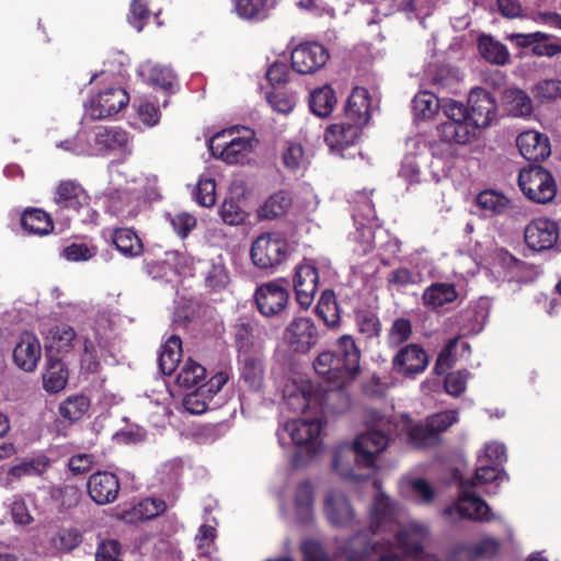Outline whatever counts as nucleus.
<instances>
[{
    "instance_id": "423d86ee",
    "label": "nucleus",
    "mask_w": 561,
    "mask_h": 561,
    "mask_svg": "<svg viewBox=\"0 0 561 561\" xmlns=\"http://www.w3.org/2000/svg\"><path fill=\"white\" fill-rule=\"evenodd\" d=\"M518 185L523 194L538 204L552 201L557 194V184L551 173L538 164L523 168L518 174Z\"/></svg>"
},
{
    "instance_id": "052dcab7",
    "label": "nucleus",
    "mask_w": 561,
    "mask_h": 561,
    "mask_svg": "<svg viewBox=\"0 0 561 561\" xmlns=\"http://www.w3.org/2000/svg\"><path fill=\"white\" fill-rule=\"evenodd\" d=\"M148 81L150 84L171 91L176 81L173 70L167 66L153 65L148 69Z\"/></svg>"
},
{
    "instance_id": "c85d7f7f",
    "label": "nucleus",
    "mask_w": 561,
    "mask_h": 561,
    "mask_svg": "<svg viewBox=\"0 0 561 561\" xmlns=\"http://www.w3.org/2000/svg\"><path fill=\"white\" fill-rule=\"evenodd\" d=\"M438 125L436 127L437 136L442 145L449 147V158L453 159L455 154L454 142L456 141V101L448 100L442 107V113L438 114Z\"/></svg>"
},
{
    "instance_id": "a19ab883",
    "label": "nucleus",
    "mask_w": 561,
    "mask_h": 561,
    "mask_svg": "<svg viewBox=\"0 0 561 561\" xmlns=\"http://www.w3.org/2000/svg\"><path fill=\"white\" fill-rule=\"evenodd\" d=\"M182 356V341L178 335L170 336L159 355V367L163 375L171 376Z\"/></svg>"
},
{
    "instance_id": "13d9d810",
    "label": "nucleus",
    "mask_w": 561,
    "mask_h": 561,
    "mask_svg": "<svg viewBox=\"0 0 561 561\" xmlns=\"http://www.w3.org/2000/svg\"><path fill=\"white\" fill-rule=\"evenodd\" d=\"M222 221L230 226H238L245 221L248 213L241 207L240 201L233 197L226 198L219 208Z\"/></svg>"
},
{
    "instance_id": "680f3d73",
    "label": "nucleus",
    "mask_w": 561,
    "mask_h": 561,
    "mask_svg": "<svg viewBox=\"0 0 561 561\" xmlns=\"http://www.w3.org/2000/svg\"><path fill=\"white\" fill-rule=\"evenodd\" d=\"M477 460L502 468L507 460L506 447L497 442L486 443L483 449L478 453Z\"/></svg>"
},
{
    "instance_id": "774afa93",
    "label": "nucleus",
    "mask_w": 561,
    "mask_h": 561,
    "mask_svg": "<svg viewBox=\"0 0 561 561\" xmlns=\"http://www.w3.org/2000/svg\"><path fill=\"white\" fill-rule=\"evenodd\" d=\"M122 545L116 539L102 540L96 548L95 561H118Z\"/></svg>"
},
{
    "instance_id": "aec40b11",
    "label": "nucleus",
    "mask_w": 561,
    "mask_h": 561,
    "mask_svg": "<svg viewBox=\"0 0 561 561\" xmlns=\"http://www.w3.org/2000/svg\"><path fill=\"white\" fill-rule=\"evenodd\" d=\"M293 282L297 302L305 309L309 308L318 290L319 273L317 267L308 262L298 264Z\"/></svg>"
},
{
    "instance_id": "dca6fc26",
    "label": "nucleus",
    "mask_w": 561,
    "mask_h": 561,
    "mask_svg": "<svg viewBox=\"0 0 561 561\" xmlns=\"http://www.w3.org/2000/svg\"><path fill=\"white\" fill-rule=\"evenodd\" d=\"M524 239L534 251L550 250L559 239V227L548 218L534 219L525 227Z\"/></svg>"
},
{
    "instance_id": "0e129e2a",
    "label": "nucleus",
    "mask_w": 561,
    "mask_h": 561,
    "mask_svg": "<svg viewBox=\"0 0 561 561\" xmlns=\"http://www.w3.org/2000/svg\"><path fill=\"white\" fill-rule=\"evenodd\" d=\"M204 278L206 286L215 291L224 289L229 283L227 271L221 264H209Z\"/></svg>"
},
{
    "instance_id": "f3484780",
    "label": "nucleus",
    "mask_w": 561,
    "mask_h": 561,
    "mask_svg": "<svg viewBox=\"0 0 561 561\" xmlns=\"http://www.w3.org/2000/svg\"><path fill=\"white\" fill-rule=\"evenodd\" d=\"M288 345L297 353H308L319 339L318 329L310 318H295L285 330Z\"/></svg>"
},
{
    "instance_id": "9b49d317",
    "label": "nucleus",
    "mask_w": 561,
    "mask_h": 561,
    "mask_svg": "<svg viewBox=\"0 0 561 561\" xmlns=\"http://www.w3.org/2000/svg\"><path fill=\"white\" fill-rule=\"evenodd\" d=\"M496 111V101L485 89L476 87L468 95V108L458 104V114L467 116L476 126L488 127Z\"/></svg>"
},
{
    "instance_id": "69168bd1",
    "label": "nucleus",
    "mask_w": 561,
    "mask_h": 561,
    "mask_svg": "<svg viewBox=\"0 0 561 561\" xmlns=\"http://www.w3.org/2000/svg\"><path fill=\"white\" fill-rule=\"evenodd\" d=\"M359 331L368 337L378 336L381 331V323L377 313L370 310H362L356 313Z\"/></svg>"
},
{
    "instance_id": "f704fd0d",
    "label": "nucleus",
    "mask_w": 561,
    "mask_h": 561,
    "mask_svg": "<svg viewBox=\"0 0 561 561\" xmlns=\"http://www.w3.org/2000/svg\"><path fill=\"white\" fill-rule=\"evenodd\" d=\"M21 225L28 233L46 236L54 230V221L48 213L41 208H27L22 213Z\"/></svg>"
},
{
    "instance_id": "cd10ccee",
    "label": "nucleus",
    "mask_w": 561,
    "mask_h": 561,
    "mask_svg": "<svg viewBox=\"0 0 561 561\" xmlns=\"http://www.w3.org/2000/svg\"><path fill=\"white\" fill-rule=\"evenodd\" d=\"M240 380L252 391H259L264 381V364L256 353L238 355Z\"/></svg>"
},
{
    "instance_id": "e433bc0d",
    "label": "nucleus",
    "mask_w": 561,
    "mask_h": 561,
    "mask_svg": "<svg viewBox=\"0 0 561 561\" xmlns=\"http://www.w3.org/2000/svg\"><path fill=\"white\" fill-rule=\"evenodd\" d=\"M293 205V196L286 190L273 193L257 209L261 219H275L285 215Z\"/></svg>"
},
{
    "instance_id": "a878e982",
    "label": "nucleus",
    "mask_w": 561,
    "mask_h": 561,
    "mask_svg": "<svg viewBox=\"0 0 561 561\" xmlns=\"http://www.w3.org/2000/svg\"><path fill=\"white\" fill-rule=\"evenodd\" d=\"M168 508L164 500L158 497H146L121 512V518L125 523L137 524L151 520L162 515Z\"/></svg>"
},
{
    "instance_id": "a211bd4d",
    "label": "nucleus",
    "mask_w": 561,
    "mask_h": 561,
    "mask_svg": "<svg viewBox=\"0 0 561 561\" xmlns=\"http://www.w3.org/2000/svg\"><path fill=\"white\" fill-rule=\"evenodd\" d=\"M427 365V353L415 343L401 347L392 358V369L404 377H414L423 373Z\"/></svg>"
},
{
    "instance_id": "3c124183",
    "label": "nucleus",
    "mask_w": 561,
    "mask_h": 561,
    "mask_svg": "<svg viewBox=\"0 0 561 561\" xmlns=\"http://www.w3.org/2000/svg\"><path fill=\"white\" fill-rule=\"evenodd\" d=\"M68 380V370L59 359H49L48 367L43 375L44 389L49 393H57L65 389Z\"/></svg>"
},
{
    "instance_id": "7ed1b4c3",
    "label": "nucleus",
    "mask_w": 561,
    "mask_h": 561,
    "mask_svg": "<svg viewBox=\"0 0 561 561\" xmlns=\"http://www.w3.org/2000/svg\"><path fill=\"white\" fill-rule=\"evenodd\" d=\"M405 443L413 449H428L440 443V435L456 422V411H443L426 417L425 422L402 419Z\"/></svg>"
},
{
    "instance_id": "4d7b16f0",
    "label": "nucleus",
    "mask_w": 561,
    "mask_h": 561,
    "mask_svg": "<svg viewBox=\"0 0 561 561\" xmlns=\"http://www.w3.org/2000/svg\"><path fill=\"white\" fill-rule=\"evenodd\" d=\"M206 377V368L193 359H188L176 376V383L183 388L197 386Z\"/></svg>"
},
{
    "instance_id": "412c9836",
    "label": "nucleus",
    "mask_w": 561,
    "mask_h": 561,
    "mask_svg": "<svg viewBox=\"0 0 561 561\" xmlns=\"http://www.w3.org/2000/svg\"><path fill=\"white\" fill-rule=\"evenodd\" d=\"M285 430L290 435L295 445L305 447L309 455L318 451V437L321 432V423L318 419H296L286 423Z\"/></svg>"
},
{
    "instance_id": "6e6d98bb",
    "label": "nucleus",
    "mask_w": 561,
    "mask_h": 561,
    "mask_svg": "<svg viewBox=\"0 0 561 561\" xmlns=\"http://www.w3.org/2000/svg\"><path fill=\"white\" fill-rule=\"evenodd\" d=\"M524 262L504 249H499L493 254V267L501 268L505 277L515 278L519 276L524 271Z\"/></svg>"
},
{
    "instance_id": "7c9ffc66",
    "label": "nucleus",
    "mask_w": 561,
    "mask_h": 561,
    "mask_svg": "<svg viewBox=\"0 0 561 561\" xmlns=\"http://www.w3.org/2000/svg\"><path fill=\"white\" fill-rule=\"evenodd\" d=\"M456 300V286L448 283H433L425 288L422 302L426 308L438 311L446 304Z\"/></svg>"
},
{
    "instance_id": "f8f14e48",
    "label": "nucleus",
    "mask_w": 561,
    "mask_h": 561,
    "mask_svg": "<svg viewBox=\"0 0 561 561\" xmlns=\"http://www.w3.org/2000/svg\"><path fill=\"white\" fill-rule=\"evenodd\" d=\"M128 102L129 94L124 88L108 87L91 99L89 112L92 118L103 119L117 114Z\"/></svg>"
},
{
    "instance_id": "6ab92c4d",
    "label": "nucleus",
    "mask_w": 561,
    "mask_h": 561,
    "mask_svg": "<svg viewBox=\"0 0 561 561\" xmlns=\"http://www.w3.org/2000/svg\"><path fill=\"white\" fill-rule=\"evenodd\" d=\"M88 494L98 505L113 503L119 493L121 483L118 477L110 471H96L92 473L87 483Z\"/></svg>"
},
{
    "instance_id": "49530a36",
    "label": "nucleus",
    "mask_w": 561,
    "mask_h": 561,
    "mask_svg": "<svg viewBox=\"0 0 561 561\" xmlns=\"http://www.w3.org/2000/svg\"><path fill=\"white\" fill-rule=\"evenodd\" d=\"M316 312L323 320L328 328H336L340 324L341 316L335 293L332 289H324L316 307Z\"/></svg>"
},
{
    "instance_id": "b1692460",
    "label": "nucleus",
    "mask_w": 561,
    "mask_h": 561,
    "mask_svg": "<svg viewBox=\"0 0 561 561\" xmlns=\"http://www.w3.org/2000/svg\"><path fill=\"white\" fill-rule=\"evenodd\" d=\"M516 145L520 154L528 161L545 160L551 152L549 138L536 130L519 134Z\"/></svg>"
},
{
    "instance_id": "79ce46f5",
    "label": "nucleus",
    "mask_w": 561,
    "mask_h": 561,
    "mask_svg": "<svg viewBox=\"0 0 561 561\" xmlns=\"http://www.w3.org/2000/svg\"><path fill=\"white\" fill-rule=\"evenodd\" d=\"M337 102L335 91L330 85L313 90L309 98V107L319 117H328Z\"/></svg>"
},
{
    "instance_id": "473e14b6",
    "label": "nucleus",
    "mask_w": 561,
    "mask_h": 561,
    "mask_svg": "<svg viewBox=\"0 0 561 561\" xmlns=\"http://www.w3.org/2000/svg\"><path fill=\"white\" fill-rule=\"evenodd\" d=\"M478 48L481 56L490 64L506 66L511 62V54L503 43L491 35H481L478 38Z\"/></svg>"
},
{
    "instance_id": "5fc2aeb1",
    "label": "nucleus",
    "mask_w": 561,
    "mask_h": 561,
    "mask_svg": "<svg viewBox=\"0 0 561 561\" xmlns=\"http://www.w3.org/2000/svg\"><path fill=\"white\" fill-rule=\"evenodd\" d=\"M89 408L90 399L87 396L77 394L68 397L60 403L59 413L64 419L76 422L83 417L89 411Z\"/></svg>"
},
{
    "instance_id": "c756f323",
    "label": "nucleus",
    "mask_w": 561,
    "mask_h": 561,
    "mask_svg": "<svg viewBox=\"0 0 561 561\" xmlns=\"http://www.w3.org/2000/svg\"><path fill=\"white\" fill-rule=\"evenodd\" d=\"M488 314L489 304L485 300L476 301L462 310L460 314V330L462 334L479 333L484 327Z\"/></svg>"
},
{
    "instance_id": "58836bf2",
    "label": "nucleus",
    "mask_w": 561,
    "mask_h": 561,
    "mask_svg": "<svg viewBox=\"0 0 561 561\" xmlns=\"http://www.w3.org/2000/svg\"><path fill=\"white\" fill-rule=\"evenodd\" d=\"M112 242L126 257L139 256L144 251L140 238L129 228H116L112 234Z\"/></svg>"
},
{
    "instance_id": "f257e3e1",
    "label": "nucleus",
    "mask_w": 561,
    "mask_h": 561,
    "mask_svg": "<svg viewBox=\"0 0 561 561\" xmlns=\"http://www.w3.org/2000/svg\"><path fill=\"white\" fill-rule=\"evenodd\" d=\"M366 431L356 436L352 450L354 460L367 469L376 468L377 455L386 450L398 436V423L380 411L369 410L365 415Z\"/></svg>"
},
{
    "instance_id": "4c0bfd02",
    "label": "nucleus",
    "mask_w": 561,
    "mask_h": 561,
    "mask_svg": "<svg viewBox=\"0 0 561 561\" xmlns=\"http://www.w3.org/2000/svg\"><path fill=\"white\" fill-rule=\"evenodd\" d=\"M504 479H507V477L502 468L477 460L474 477L463 480L458 476V485L466 484L468 489L474 490L476 488L483 486L495 481H503Z\"/></svg>"
},
{
    "instance_id": "4468645a",
    "label": "nucleus",
    "mask_w": 561,
    "mask_h": 561,
    "mask_svg": "<svg viewBox=\"0 0 561 561\" xmlns=\"http://www.w3.org/2000/svg\"><path fill=\"white\" fill-rule=\"evenodd\" d=\"M362 136V128L357 125L342 121L331 124L324 131V141L330 151L346 158L345 151L354 148Z\"/></svg>"
},
{
    "instance_id": "de8ad7c7",
    "label": "nucleus",
    "mask_w": 561,
    "mask_h": 561,
    "mask_svg": "<svg viewBox=\"0 0 561 561\" xmlns=\"http://www.w3.org/2000/svg\"><path fill=\"white\" fill-rule=\"evenodd\" d=\"M439 99L428 91L419 92L412 100V107L415 119H428L433 115L442 113Z\"/></svg>"
},
{
    "instance_id": "f03ea898",
    "label": "nucleus",
    "mask_w": 561,
    "mask_h": 561,
    "mask_svg": "<svg viewBox=\"0 0 561 561\" xmlns=\"http://www.w3.org/2000/svg\"><path fill=\"white\" fill-rule=\"evenodd\" d=\"M360 351L351 335H342L334 351L321 352L313 369L327 383L350 385L360 373Z\"/></svg>"
},
{
    "instance_id": "39448f33",
    "label": "nucleus",
    "mask_w": 561,
    "mask_h": 561,
    "mask_svg": "<svg viewBox=\"0 0 561 561\" xmlns=\"http://www.w3.org/2000/svg\"><path fill=\"white\" fill-rule=\"evenodd\" d=\"M348 385L327 383L313 387L308 385L301 390V396L293 399L299 400L297 407L302 412L311 405H319L325 414H339L346 412L351 407V396L346 389Z\"/></svg>"
},
{
    "instance_id": "ddd939ff",
    "label": "nucleus",
    "mask_w": 561,
    "mask_h": 561,
    "mask_svg": "<svg viewBox=\"0 0 561 561\" xmlns=\"http://www.w3.org/2000/svg\"><path fill=\"white\" fill-rule=\"evenodd\" d=\"M466 518L478 523H491L500 517L494 514L488 503L466 484L458 485V519Z\"/></svg>"
},
{
    "instance_id": "864d4df0",
    "label": "nucleus",
    "mask_w": 561,
    "mask_h": 561,
    "mask_svg": "<svg viewBox=\"0 0 561 561\" xmlns=\"http://www.w3.org/2000/svg\"><path fill=\"white\" fill-rule=\"evenodd\" d=\"M77 336L75 329L66 323H60L49 330L47 340L49 348L57 353L69 352L72 348L73 341Z\"/></svg>"
},
{
    "instance_id": "20e7f679",
    "label": "nucleus",
    "mask_w": 561,
    "mask_h": 561,
    "mask_svg": "<svg viewBox=\"0 0 561 561\" xmlns=\"http://www.w3.org/2000/svg\"><path fill=\"white\" fill-rule=\"evenodd\" d=\"M54 203L83 225H96L99 213L91 205V196L77 180H61L54 190Z\"/></svg>"
},
{
    "instance_id": "2eb2a0df",
    "label": "nucleus",
    "mask_w": 561,
    "mask_h": 561,
    "mask_svg": "<svg viewBox=\"0 0 561 561\" xmlns=\"http://www.w3.org/2000/svg\"><path fill=\"white\" fill-rule=\"evenodd\" d=\"M329 59L327 48L319 43H302L291 51V67L301 75H309L322 68Z\"/></svg>"
},
{
    "instance_id": "72a5a7b5",
    "label": "nucleus",
    "mask_w": 561,
    "mask_h": 561,
    "mask_svg": "<svg viewBox=\"0 0 561 561\" xmlns=\"http://www.w3.org/2000/svg\"><path fill=\"white\" fill-rule=\"evenodd\" d=\"M455 347L456 336L448 340L446 346L438 354V357L433 368L435 375H445L444 389L448 394L453 397H456V375L449 373L448 370L451 368V352Z\"/></svg>"
},
{
    "instance_id": "e2e57ef3",
    "label": "nucleus",
    "mask_w": 561,
    "mask_h": 561,
    "mask_svg": "<svg viewBox=\"0 0 561 561\" xmlns=\"http://www.w3.org/2000/svg\"><path fill=\"white\" fill-rule=\"evenodd\" d=\"M412 335V323L407 318H398L393 321L389 333L388 343L391 346H399L405 343Z\"/></svg>"
},
{
    "instance_id": "8fccbe9b",
    "label": "nucleus",
    "mask_w": 561,
    "mask_h": 561,
    "mask_svg": "<svg viewBox=\"0 0 561 561\" xmlns=\"http://www.w3.org/2000/svg\"><path fill=\"white\" fill-rule=\"evenodd\" d=\"M237 15L247 21L261 22L268 16L267 0H232Z\"/></svg>"
},
{
    "instance_id": "4be33fe9",
    "label": "nucleus",
    "mask_w": 561,
    "mask_h": 561,
    "mask_svg": "<svg viewBox=\"0 0 561 561\" xmlns=\"http://www.w3.org/2000/svg\"><path fill=\"white\" fill-rule=\"evenodd\" d=\"M324 514L335 527H351L355 520V512L347 496L337 491L328 492L324 500Z\"/></svg>"
},
{
    "instance_id": "5701e85b",
    "label": "nucleus",
    "mask_w": 561,
    "mask_h": 561,
    "mask_svg": "<svg viewBox=\"0 0 561 561\" xmlns=\"http://www.w3.org/2000/svg\"><path fill=\"white\" fill-rule=\"evenodd\" d=\"M370 95L364 87H355L344 106V121L363 128L370 118Z\"/></svg>"
},
{
    "instance_id": "1a4fd4ad",
    "label": "nucleus",
    "mask_w": 561,
    "mask_h": 561,
    "mask_svg": "<svg viewBox=\"0 0 561 561\" xmlns=\"http://www.w3.org/2000/svg\"><path fill=\"white\" fill-rule=\"evenodd\" d=\"M283 280H272L260 285L254 294L255 305L264 317L280 316L289 302V291Z\"/></svg>"
},
{
    "instance_id": "ea45409f",
    "label": "nucleus",
    "mask_w": 561,
    "mask_h": 561,
    "mask_svg": "<svg viewBox=\"0 0 561 561\" xmlns=\"http://www.w3.org/2000/svg\"><path fill=\"white\" fill-rule=\"evenodd\" d=\"M477 206L484 211L486 216H500L505 214L511 207V201L494 190H484L476 197Z\"/></svg>"
},
{
    "instance_id": "a18cd8bd",
    "label": "nucleus",
    "mask_w": 561,
    "mask_h": 561,
    "mask_svg": "<svg viewBox=\"0 0 561 561\" xmlns=\"http://www.w3.org/2000/svg\"><path fill=\"white\" fill-rule=\"evenodd\" d=\"M503 100L508 113L515 117L528 116L533 113L530 96L519 88H508L504 91Z\"/></svg>"
},
{
    "instance_id": "37998d69",
    "label": "nucleus",
    "mask_w": 561,
    "mask_h": 561,
    "mask_svg": "<svg viewBox=\"0 0 561 561\" xmlns=\"http://www.w3.org/2000/svg\"><path fill=\"white\" fill-rule=\"evenodd\" d=\"M396 517V508L389 496L378 495L370 510L373 533L386 528Z\"/></svg>"
},
{
    "instance_id": "9d476101",
    "label": "nucleus",
    "mask_w": 561,
    "mask_h": 561,
    "mask_svg": "<svg viewBox=\"0 0 561 561\" xmlns=\"http://www.w3.org/2000/svg\"><path fill=\"white\" fill-rule=\"evenodd\" d=\"M208 148L214 157L233 164L250 151L251 141L247 138L234 137L231 130H221L209 139Z\"/></svg>"
},
{
    "instance_id": "0eeeda50",
    "label": "nucleus",
    "mask_w": 561,
    "mask_h": 561,
    "mask_svg": "<svg viewBox=\"0 0 561 561\" xmlns=\"http://www.w3.org/2000/svg\"><path fill=\"white\" fill-rule=\"evenodd\" d=\"M288 254V242L272 232L259 236L250 251L253 264L261 270H275L287 260Z\"/></svg>"
},
{
    "instance_id": "09e8293b",
    "label": "nucleus",
    "mask_w": 561,
    "mask_h": 561,
    "mask_svg": "<svg viewBox=\"0 0 561 561\" xmlns=\"http://www.w3.org/2000/svg\"><path fill=\"white\" fill-rule=\"evenodd\" d=\"M94 141L106 150L123 149L128 144V133L119 127H99Z\"/></svg>"
},
{
    "instance_id": "bf43d9fd",
    "label": "nucleus",
    "mask_w": 561,
    "mask_h": 561,
    "mask_svg": "<svg viewBox=\"0 0 561 561\" xmlns=\"http://www.w3.org/2000/svg\"><path fill=\"white\" fill-rule=\"evenodd\" d=\"M481 128H485V126H476L467 116H463L462 121L458 119V145H462L461 148H458V158H467L469 150L466 145L478 137Z\"/></svg>"
},
{
    "instance_id": "2f4dec72",
    "label": "nucleus",
    "mask_w": 561,
    "mask_h": 561,
    "mask_svg": "<svg viewBox=\"0 0 561 561\" xmlns=\"http://www.w3.org/2000/svg\"><path fill=\"white\" fill-rule=\"evenodd\" d=\"M313 486L309 480L298 483L295 493V513L298 522L308 525L313 519Z\"/></svg>"
},
{
    "instance_id": "338daca9",
    "label": "nucleus",
    "mask_w": 561,
    "mask_h": 561,
    "mask_svg": "<svg viewBox=\"0 0 561 561\" xmlns=\"http://www.w3.org/2000/svg\"><path fill=\"white\" fill-rule=\"evenodd\" d=\"M195 201L203 207H210L216 202V183L214 179H201L194 191Z\"/></svg>"
},
{
    "instance_id": "c03bdc74",
    "label": "nucleus",
    "mask_w": 561,
    "mask_h": 561,
    "mask_svg": "<svg viewBox=\"0 0 561 561\" xmlns=\"http://www.w3.org/2000/svg\"><path fill=\"white\" fill-rule=\"evenodd\" d=\"M255 325L250 320L240 319L233 325V340L238 355L255 353Z\"/></svg>"
},
{
    "instance_id": "603ef678",
    "label": "nucleus",
    "mask_w": 561,
    "mask_h": 561,
    "mask_svg": "<svg viewBox=\"0 0 561 561\" xmlns=\"http://www.w3.org/2000/svg\"><path fill=\"white\" fill-rule=\"evenodd\" d=\"M83 535L77 527H60L50 538V545L58 552L67 553L81 545Z\"/></svg>"
},
{
    "instance_id": "c9c22d12",
    "label": "nucleus",
    "mask_w": 561,
    "mask_h": 561,
    "mask_svg": "<svg viewBox=\"0 0 561 561\" xmlns=\"http://www.w3.org/2000/svg\"><path fill=\"white\" fill-rule=\"evenodd\" d=\"M500 542L493 538H485L472 545L458 546V561H482L497 553Z\"/></svg>"
},
{
    "instance_id": "bb28decb",
    "label": "nucleus",
    "mask_w": 561,
    "mask_h": 561,
    "mask_svg": "<svg viewBox=\"0 0 561 561\" xmlns=\"http://www.w3.org/2000/svg\"><path fill=\"white\" fill-rule=\"evenodd\" d=\"M427 529L419 524H411L396 533L394 539L398 548L410 558H421Z\"/></svg>"
},
{
    "instance_id": "393cba45",
    "label": "nucleus",
    "mask_w": 561,
    "mask_h": 561,
    "mask_svg": "<svg viewBox=\"0 0 561 561\" xmlns=\"http://www.w3.org/2000/svg\"><path fill=\"white\" fill-rule=\"evenodd\" d=\"M42 356L38 339L35 334L25 331L13 350L14 363L25 371H33Z\"/></svg>"
},
{
    "instance_id": "6e6552de",
    "label": "nucleus",
    "mask_w": 561,
    "mask_h": 561,
    "mask_svg": "<svg viewBox=\"0 0 561 561\" xmlns=\"http://www.w3.org/2000/svg\"><path fill=\"white\" fill-rule=\"evenodd\" d=\"M390 541H371L367 531H358L351 536L342 547V556L346 561H378L380 554L391 550Z\"/></svg>"
}]
</instances>
